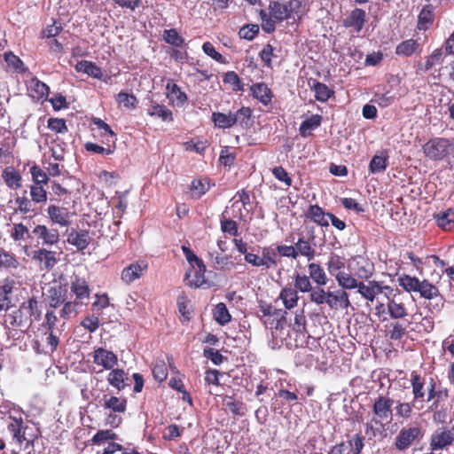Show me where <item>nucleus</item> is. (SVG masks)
Returning a JSON list of instances; mask_svg holds the SVG:
<instances>
[{
    "instance_id": "nucleus-1",
    "label": "nucleus",
    "mask_w": 454,
    "mask_h": 454,
    "mask_svg": "<svg viewBox=\"0 0 454 454\" xmlns=\"http://www.w3.org/2000/svg\"><path fill=\"white\" fill-rule=\"evenodd\" d=\"M425 156L434 161L444 160L454 165V144L445 137H434L423 145Z\"/></svg>"
},
{
    "instance_id": "nucleus-2",
    "label": "nucleus",
    "mask_w": 454,
    "mask_h": 454,
    "mask_svg": "<svg viewBox=\"0 0 454 454\" xmlns=\"http://www.w3.org/2000/svg\"><path fill=\"white\" fill-rule=\"evenodd\" d=\"M393 400L387 396H379L372 406L374 417L372 419L376 425L384 427V422H388L392 417Z\"/></svg>"
},
{
    "instance_id": "nucleus-3",
    "label": "nucleus",
    "mask_w": 454,
    "mask_h": 454,
    "mask_svg": "<svg viewBox=\"0 0 454 454\" xmlns=\"http://www.w3.org/2000/svg\"><path fill=\"white\" fill-rule=\"evenodd\" d=\"M419 437L421 429L419 427H403L395 437V447L400 451H404Z\"/></svg>"
},
{
    "instance_id": "nucleus-4",
    "label": "nucleus",
    "mask_w": 454,
    "mask_h": 454,
    "mask_svg": "<svg viewBox=\"0 0 454 454\" xmlns=\"http://www.w3.org/2000/svg\"><path fill=\"white\" fill-rule=\"evenodd\" d=\"M454 441V429L438 428L430 437V448L432 450H440L450 446Z\"/></svg>"
},
{
    "instance_id": "nucleus-5",
    "label": "nucleus",
    "mask_w": 454,
    "mask_h": 454,
    "mask_svg": "<svg viewBox=\"0 0 454 454\" xmlns=\"http://www.w3.org/2000/svg\"><path fill=\"white\" fill-rule=\"evenodd\" d=\"M316 238L313 232L307 238L301 236L294 243L297 257L303 256L308 261L313 260L316 255Z\"/></svg>"
},
{
    "instance_id": "nucleus-6",
    "label": "nucleus",
    "mask_w": 454,
    "mask_h": 454,
    "mask_svg": "<svg viewBox=\"0 0 454 454\" xmlns=\"http://www.w3.org/2000/svg\"><path fill=\"white\" fill-rule=\"evenodd\" d=\"M33 234L41 240L42 246L51 247L59 241V232L57 229L48 228L45 225H37L33 230Z\"/></svg>"
},
{
    "instance_id": "nucleus-7",
    "label": "nucleus",
    "mask_w": 454,
    "mask_h": 454,
    "mask_svg": "<svg viewBox=\"0 0 454 454\" xmlns=\"http://www.w3.org/2000/svg\"><path fill=\"white\" fill-rule=\"evenodd\" d=\"M93 362L106 370H112L118 363L117 356L106 348H98L93 351Z\"/></svg>"
},
{
    "instance_id": "nucleus-8",
    "label": "nucleus",
    "mask_w": 454,
    "mask_h": 454,
    "mask_svg": "<svg viewBox=\"0 0 454 454\" xmlns=\"http://www.w3.org/2000/svg\"><path fill=\"white\" fill-rule=\"evenodd\" d=\"M326 304L331 309H348L351 305L344 290L328 291Z\"/></svg>"
},
{
    "instance_id": "nucleus-9",
    "label": "nucleus",
    "mask_w": 454,
    "mask_h": 454,
    "mask_svg": "<svg viewBox=\"0 0 454 454\" xmlns=\"http://www.w3.org/2000/svg\"><path fill=\"white\" fill-rule=\"evenodd\" d=\"M55 254H56L53 251L47 250L45 248H39L34 252L32 259L41 265V269L49 270L57 263Z\"/></svg>"
},
{
    "instance_id": "nucleus-10",
    "label": "nucleus",
    "mask_w": 454,
    "mask_h": 454,
    "mask_svg": "<svg viewBox=\"0 0 454 454\" xmlns=\"http://www.w3.org/2000/svg\"><path fill=\"white\" fill-rule=\"evenodd\" d=\"M27 86L29 95L35 100L44 99L49 95V86L36 77L31 78L27 82Z\"/></svg>"
},
{
    "instance_id": "nucleus-11",
    "label": "nucleus",
    "mask_w": 454,
    "mask_h": 454,
    "mask_svg": "<svg viewBox=\"0 0 454 454\" xmlns=\"http://www.w3.org/2000/svg\"><path fill=\"white\" fill-rule=\"evenodd\" d=\"M365 18V12L360 8H356L344 20L343 25L346 27H351L355 32L359 33L364 27Z\"/></svg>"
},
{
    "instance_id": "nucleus-12",
    "label": "nucleus",
    "mask_w": 454,
    "mask_h": 454,
    "mask_svg": "<svg viewBox=\"0 0 454 454\" xmlns=\"http://www.w3.org/2000/svg\"><path fill=\"white\" fill-rule=\"evenodd\" d=\"M146 268L147 265L144 262L131 263L123 269L121 272V280L126 284H130L134 280L139 278Z\"/></svg>"
},
{
    "instance_id": "nucleus-13",
    "label": "nucleus",
    "mask_w": 454,
    "mask_h": 454,
    "mask_svg": "<svg viewBox=\"0 0 454 454\" xmlns=\"http://www.w3.org/2000/svg\"><path fill=\"white\" fill-rule=\"evenodd\" d=\"M166 95L171 104L176 106H183L188 99L180 87L172 82H168L166 85Z\"/></svg>"
},
{
    "instance_id": "nucleus-14",
    "label": "nucleus",
    "mask_w": 454,
    "mask_h": 454,
    "mask_svg": "<svg viewBox=\"0 0 454 454\" xmlns=\"http://www.w3.org/2000/svg\"><path fill=\"white\" fill-rule=\"evenodd\" d=\"M49 218L53 223L67 227L70 224L69 213L67 208L51 205L47 208Z\"/></svg>"
},
{
    "instance_id": "nucleus-15",
    "label": "nucleus",
    "mask_w": 454,
    "mask_h": 454,
    "mask_svg": "<svg viewBox=\"0 0 454 454\" xmlns=\"http://www.w3.org/2000/svg\"><path fill=\"white\" fill-rule=\"evenodd\" d=\"M206 266L197 267V270L193 269V271H189L185 275L186 284L192 287H205L208 286L207 279L205 278Z\"/></svg>"
},
{
    "instance_id": "nucleus-16",
    "label": "nucleus",
    "mask_w": 454,
    "mask_h": 454,
    "mask_svg": "<svg viewBox=\"0 0 454 454\" xmlns=\"http://www.w3.org/2000/svg\"><path fill=\"white\" fill-rule=\"evenodd\" d=\"M379 281L370 280L366 283L360 281L357 293L367 301L373 302L379 294Z\"/></svg>"
},
{
    "instance_id": "nucleus-17",
    "label": "nucleus",
    "mask_w": 454,
    "mask_h": 454,
    "mask_svg": "<svg viewBox=\"0 0 454 454\" xmlns=\"http://www.w3.org/2000/svg\"><path fill=\"white\" fill-rule=\"evenodd\" d=\"M102 406L115 413H123L126 411L127 400L124 397H117L110 395H104Z\"/></svg>"
},
{
    "instance_id": "nucleus-18",
    "label": "nucleus",
    "mask_w": 454,
    "mask_h": 454,
    "mask_svg": "<svg viewBox=\"0 0 454 454\" xmlns=\"http://www.w3.org/2000/svg\"><path fill=\"white\" fill-rule=\"evenodd\" d=\"M252 96L264 106H268L272 99L270 89L263 82L254 83L250 88Z\"/></svg>"
},
{
    "instance_id": "nucleus-19",
    "label": "nucleus",
    "mask_w": 454,
    "mask_h": 454,
    "mask_svg": "<svg viewBox=\"0 0 454 454\" xmlns=\"http://www.w3.org/2000/svg\"><path fill=\"white\" fill-rule=\"evenodd\" d=\"M90 235L85 231H76L72 230L67 235V242L76 247L78 250L85 249L90 244Z\"/></svg>"
},
{
    "instance_id": "nucleus-20",
    "label": "nucleus",
    "mask_w": 454,
    "mask_h": 454,
    "mask_svg": "<svg viewBox=\"0 0 454 454\" xmlns=\"http://www.w3.org/2000/svg\"><path fill=\"white\" fill-rule=\"evenodd\" d=\"M75 70L78 73L86 74L88 76L102 79L103 72L101 68L97 66L95 63L88 60H81L75 65Z\"/></svg>"
},
{
    "instance_id": "nucleus-21",
    "label": "nucleus",
    "mask_w": 454,
    "mask_h": 454,
    "mask_svg": "<svg viewBox=\"0 0 454 454\" xmlns=\"http://www.w3.org/2000/svg\"><path fill=\"white\" fill-rule=\"evenodd\" d=\"M212 121L216 128L223 129H230L236 124V119H234L233 113L231 112L228 114L214 112L212 114Z\"/></svg>"
},
{
    "instance_id": "nucleus-22",
    "label": "nucleus",
    "mask_w": 454,
    "mask_h": 454,
    "mask_svg": "<svg viewBox=\"0 0 454 454\" xmlns=\"http://www.w3.org/2000/svg\"><path fill=\"white\" fill-rule=\"evenodd\" d=\"M309 278L319 286H324L328 282L327 275L318 263L311 262L308 265Z\"/></svg>"
},
{
    "instance_id": "nucleus-23",
    "label": "nucleus",
    "mask_w": 454,
    "mask_h": 454,
    "mask_svg": "<svg viewBox=\"0 0 454 454\" xmlns=\"http://www.w3.org/2000/svg\"><path fill=\"white\" fill-rule=\"evenodd\" d=\"M71 292L75 295L77 300H83L89 298L90 290L85 279L75 277L71 281Z\"/></svg>"
},
{
    "instance_id": "nucleus-24",
    "label": "nucleus",
    "mask_w": 454,
    "mask_h": 454,
    "mask_svg": "<svg viewBox=\"0 0 454 454\" xmlns=\"http://www.w3.org/2000/svg\"><path fill=\"white\" fill-rule=\"evenodd\" d=\"M290 19L296 20H301L308 12V4L303 0H290L286 3Z\"/></svg>"
},
{
    "instance_id": "nucleus-25",
    "label": "nucleus",
    "mask_w": 454,
    "mask_h": 454,
    "mask_svg": "<svg viewBox=\"0 0 454 454\" xmlns=\"http://www.w3.org/2000/svg\"><path fill=\"white\" fill-rule=\"evenodd\" d=\"M279 299L282 301L286 309H292L297 306L299 296L294 288L286 286L281 290Z\"/></svg>"
},
{
    "instance_id": "nucleus-26",
    "label": "nucleus",
    "mask_w": 454,
    "mask_h": 454,
    "mask_svg": "<svg viewBox=\"0 0 454 454\" xmlns=\"http://www.w3.org/2000/svg\"><path fill=\"white\" fill-rule=\"evenodd\" d=\"M411 384L412 387L413 402L423 400L426 395L424 380L417 372H413L411 375Z\"/></svg>"
},
{
    "instance_id": "nucleus-27",
    "label": "nucleus",
    "mask_w": 454,
    "mask_h": 454,
    "mask_svg": "<svg viewBox=\"0 0 454 454\" xmlns=\"http://www.w3.org/2000/svg\"><path fill=\"white\" fill-rule=\"evenodd\" d=\"M437 225L444 231L454 228V208H448L434 215Z\"/></svg>"
},
{
    "instance_id": "nucleus-28",
    "label": "nucleus",
    "mask_w": 454,
    "mask_h": 454,
    "mask_svg": "<svg viewBox=\"0 0 454 454\" xmlns=\"http://www.w3.org/2000/svg\"><path fill=\"white\" fill-rule=\"evenodd\" d=\"M127 380V373L121 369L113 368L107 376L108 383L119 391L125 387Z\"/></svg>"
},
{
    "instance_id": "nucleus-29",
    "label": "nucleus",
    "mask_w": 454,
    "mask_h": 454,
    "mask_svg": "<svg viewBox=\"0 0 454 454\" xmlns=\"http://www.w3.org/2000/svg\"><path fill=\"white\" fill-rule=\"evenodd\" d=\"M322 117L319 114H313L303 121L299 128L301 137H307L310 135V131L318 128L321 124Z\"/></svg>"
},
{
    "instance_id": "nucleus-30",
    "label": "nucleus",
    "mask_w": 454,
    "mask_h": 454,
    "mask_svg": "<svg viewBox=\"0 0 454 454\" xmlns=\"http://www.w3.org/2000/svg\"><path fill=\"white\" fill-rule=\"evenodd\" d=\"M309 217L320 226L327 227L329 225L327 213L317 205H311L308 211Z\"/></svg>"
},
{
    "instance_id": "nucleus-31",
    "label": "nucleus",
    "mask_w": 454,
    "mask_h": 454,
    "mask_svg": "<svg viewBox=\"0 0 454 454\" xmlns=\"http://www.w3.org/2000/svg\"><path fill=\"white\" fill-rule=\"evenodd\" d=\"M270 15L277 20L290 19V12L286 3L272 2L270 4Z\"/></svg>"
},
{
    "instance_id": "nucleus-32",
    "label": "nucleus",
    "mask_w": 454,
    "mask_h": 454,
    "mask_svg": "<svg viewBox=\"0 0 454 454\" xmlns=\"http://www.w3.org/2000/svg\"><path fill=\"white\" fill-rule=\"evenodd\" d=\"M419 286L417 293H419L422 298L432 300L440 295L438 288L427 279L420 280Z\"/></svg>"
},
{
    "instance_id": "nucleus-33",
    "label": "nucleus",
    "mask_w": 454,
    "mask_h": 454,
    "mask_svg": "<svg viewBox=\"0 0 454 454\" xmlns=\"http://www.w3.org/2000/svg\"><path fill=\"white\" fill-rule=\"evenodd\" d=\"M419 43L414 39H408L400 43L395 49V53L399 56H411L419 48Z\"/></svg>"
},
{
    "instance_id": "nucleus-34",
    "label": "nucleus",
    "mask_w": 454,
    "mask_h": 454,
    "mask_svg": "<svg viewBox=\"0 0 454 454\" xmlns=\"http://www.w3.org/2000/svg\"><path fill=\"white\" fill-rule=\"evenodd\" d=\"M336 281L338 285L346 290H351L355 288H358L360 281H357L354 277H352L349 273L342 272L336 274Z\"/></svg>"
},
{
    "instance_id": "nucleus-35",
    "label": "nucleus",
    "mask_w": 454,
    "mask_h": 454,
    "mask_svg": "<svg viewBox=\"0 0 454 454\" xmlns=\"http://www.w3.org/2000/svg\"><path fill=\"white\" fill-rule=\"evenodd\" d=\"M311 90L315 93L316 99L320 102L327 101L333 94V91L327 85L320 82H315Z\"/></svg>"
},
{
    "instance_id": "nucleus-36",
    "label": "nucleus",
    "mask_w": 454,
    "mask_h": 454,
    "mask_svg": "<svg viewBox=\"0 0 454 454\" xmlns=\"http://www.w3.org/2000/svg\"><path fill=\"white\" fill-rule=\"evenodd\" d=\"M148 114L151 116L160 118L164 121H169L173 120L172 112L165 106L159 104L152 105L148 109Z\"/></svg>"
},
{
    "instance_id": "nucleus-37",
    "label": "nucleus",
    "mask_w": 454,
    "mask_h": 454,
    "mask_svg": "<svg viewBox=\"0 0 454 454\" xmlns=\"http://www.w3.org/2000/svg\"><path fill=\"white\" fill-rule=\"evenodd\" d=\"M442 50L441 48L435 49L433 53L427 59L425 63L419 65V69L427 72L432 69L435 65L440 64L442 58Z\"/></svg>"
},
{
    "instance_id": "nucleus-38",
    "label": "nucleus",
    "mask_w": 454,
    "mask_h": 454,
    "mask_svg": "<svg viewBox=\"0 0 454 454\" xmlns=\"http://www.w3.org/2000/svg\"><path fill=\"white\" fill-rule=\"evenodd\" d=\"M387 167V157L382 154H376L372 157L370 164L369 170L372 174L382 173Z\"/></svg>"
},
{
    "instance_id": "nucleus-39",
    "label": "nucleus",
    "mask_w": 454,
    "mask_h": 454,
    "mask_svg": "<svg viewBox=\"0 0 454 454\" xmlns=\"http://www.w3.org/2000/svg\"><path fill=\"white\" fill-rule=\"evenodd\" d=\"M388 313L392 318H403L407 315L406 309L402 302L395 299L389 300L387 304Z\"/></svg>"
},
{
    "instance_id": "nucleus-40",
    "label": "nucleus",
    "mask_w": 454,
    "mask_h": 454,
    "mask_svg": "<svg viewBox=\"0 0 454 454\" xmlns=\"http://www.w3.org/2000/svg\"><path fill=\"white\" fill-rule=\"evenodd\" d=\"M434 20V7L431 4L425 5L419 15V28L426 29Z\"/></svg>"
},
{
    "instance_id": "nucleus-41",
    "label": "nucleus",
    "mask_w": 454,
    "mask_h": 454,
    "mask_svg": "<svg viewBox=\"0 0 454 454\" xmlns=\"http://www.w3.org/2000/svg\"><path fill=\"white\" fill-rule=\"evenodd\" d=\"M326 265H327V270H328L329 273L335 278H336V274L343 272L341 270L345 267L343 259L334 254L330 255Z\"/></svg>"
},
{
    "instance_id": "nucleus-42",
    "label": "nucleus",
    "mask_w": 454,
    "mask_h": 454,
    "mask_svg": "<svg viewBox=\"0 0 454 454\" xmlns=\"http://www.w3.org/2000/svg\"><path fill=\"white\" fill-rule=\"evenodd\" d=\"M260 259L262 262V267L268 270L277 266L276 253L270 247H262Z\"/></svg>"
},
{
    "instance_id": "nucleus-43",
    "label": "nucleus",
    "mask_w": 454,
    "mask_h": 454,
    "mask_svg": "<svg viewBox=\"0 0 454 454\" xmlns=\"http://www.w3.org/2000/svg\"><path fill=\"white\" fill-rule=\"evenodd\" d=\"M19 262L16 257L0 247V269H17Z\"/></svg>"
},
{
    "instance_id": "nucleus-44",
    "label": "nucleus",
    "mask_w": 454,
    "mask_h": 454,
    "mask_svg": "<svg viewBox=\"0 0 454 454\" xmlns=\"http://www.w3.org/2000/svg\"><path fill=\"white\" fill-rule=\"evenodd\" d=\"M8 430L19 443H22L26 440L22 418L15 419V422H11L8 425Z\"/></svg>"
},
{
    "instance_id": "nucleus-45",
    "label": "nucleus",
    "mask_w": 454,
    "mask_h": 454,
    "mask_svg": "<svg viewBox=\"0 0 454 454\" xmlns=\"http://www.w3.org/2000/svg\"><path fill=\"white\" fill-rule=\"evenodd\" d=\"M3 178L10 188L17 189L20 186V175L13 168H7L3 173Z\"/></svg>"
},
{
    "instance_id": "nucleus-46",
    "label": "nucleus",
    "mask_w": 454,
    "mask_h": 454,
    "mask_svg": "<svg viewBox=\"0 0 454 454\" xmlns=\"http://www.w3.org/2000/svg\"><path fill=\"white\" fill-rule=\"evenodd\" d=\"M419 281L418 278L405 274L398 278L399 286L409 293L417 292Z\"/></svg>"
},
{
    "instance_id": "nucleus-47",
    "label": "nucleus",
    "mask_w": 454,
    "mask_h": 454,
    "mask_svg": "<svg viewBox=\"0 0 454 454\" xmlns=\"http://www.w3.org/2000/svg\"><path fill=\"white\" fill-rule=\"evenodd\" d=\"M214 318L221 325H224L231 321V315L226 305L223 302H219L214 310Z\"/></svg>"
},
{
    "instance_id": "nucleus-48",
    "label": "nucleus",
    "mask_w": 454,
    "mask_h": 454,
    "mask_svg": "<svg viewBox=\"0 0 454 454\" xmlns=\"http://www.w3.org/2000/svg\"><path fill=\"white\" fill-rule=\"evenodd\" d=\"M209 187L210 184L207 179L194 180L191 184L192 196L199 199L208 191Z\"/></svg>"
},
{
    "instance_id": "nucleus-49",
    "label": "nucleus",
    "mask_w": 454,
    "mask_h": 454,
    "mask_svg": "<svg viewBox=\"0 0 454 454\" xmlns=\"http://www.w3.org/2000/svg\"><path fill=\"white\" fill-rule=\"evenodd\" d=\"M163 39L167 43L175 47H180L184 43V37H182L175 28L164 30Z\"/></svg>"
},
{
    "instance_id": "nucleus-50",
    "label": "nucleus",
    "mask_w": 454,
    "mask_h": 454,
    "mask_svg": "<svg viewBox=\"0 0 454 454\" xmlns=\"http://www.w3.org/2000/svg\"><path fill=\"white\" fill-rule=\"evenodd\" d=\"M294 289L301 293H309L312 290L309 277L297 273L294 276Z\"/></svg>"
},
{
    "instance_id": "nucleus-51",
    "label": "nucleus",
    "mask_w": 454,
    "mask_h": 454,
    "mask_svg": "<svg viewBox=\"0 0 454 454\" xmlns=\"http://www.w3.org/2000/svg\"><path fill=\"white\" fill-rule=\"evenodd\" d=\"M348 444L349 447L348 454H361L364 447V437L356 434L348 439Z\"/></svg>"
},
{
    "instance_id": "nucleus-52",
    "label": "nucleus",
    "mask_w": 454,
    "mask_h": 454,
    "mask_svg": "<svg viewBox=\"0 0 454 454\" xmlns=\"http://www.w3.org/2000/svg\"><path fill=\"white\" fill-rule=\"evenodd\" d=\"M223 405L230 412L235 415L241 414L243 403L239 401H235L231 396L225 395L223 397Z\"/></svg>"
},
{
    "instance_id": "nucleus-53",
    "label": "nucleus",
    "mask_w": 454,
    "mask_h": 454,
    "mask_svg": "<svg viewBox=\"0 0 454 454\" xmlns=\"http://www.w3.org/2000/svg\"><path fill=\"white\" fill-rule=\"evenodd\" d=\"M4 60L9 67H12L15 71L19 73H23L27 69L24 67V64L21 61V59L16 55H14L12 52L4 53Z\"/></svg>"
},
{
    "instance_id": "nucleus-54",
    "label": "nucleus",
    "mask_w": 454,
    "mask_h": 454,
    "mask_svg": "<svg viewBox=\"0 0 454 454\" xmlns=\"http://www.w3.org/2000/svg\"><path fill=\"white\" fill-rule=\"evenodd\" d=\"M30 197L35 203L40 204L47 201V192L42 185H31Z\"/></svg>"
},
{
    "instance_id": "nucleus-55",
    "label": "nucleus",
    "mask_w": 454,
    "mask_h": 454,
    "mask_svg": "<svg viewBox=\"0 0 454 454\" xmlns=\"http://www.w3.org/2000/svg\"><path fill=\"white\" fill-rule=\"evenodd\" d=\"M115 439H117V434L114 433L112 430H99L93 435L91 442L93 444H100L109 440Z\"/></svg>"
},
{
    "instance_id": "nucleus-56",
    "label": "nucleus",
    "mask_w": 454,
    "mask_h": 454,
    "mask_svg": "<svg viewBox=\"0 0 454 454\" xmlns=\"http://www.w3.org/2000/svg\"><path fill=\"white\" fill-rule=\"evenodd\" d=\"M116 101L119 105L123 106L128 109H132L136 106L137 100L132 94L126 92H120L116 97Z\"/></svg>"
},
{
    "instance_id": "nucleus-57",
    "label": "nucleus",
    "mask_w": 454,
    "mask_h": 454,
    "mask_svg": "<svg viewBox=\"0 0 454 454\" xmlns=\"http://www.w3.org/2000/svg\"><path fill=\"white\" fill-rule=\"evenodd\" d=\"M30 173L35 182L34 185H42L48 183V176L46 173L38 166L35 165L31 167Z\"/></svg>"
},
{
    "instance_id": "nucleus-58",
    "label": "nucleus",
    "mask_w": 454,
    "mask_h": 454,
    "mask_svg": "<svg viewBox=\"0 0 454 454\" xmlns=\"http://www.w3.org/2000/svg\"><path fill=\"white\" fill-rule=\"evenodd\" d=\"M309 293V300L311 302L317 305L326 303L328 291L326 292L325 289L318 287L317 289L312 288Z\"/></svg>"
},
{
    "instance_id": "nucleus-59",
    "label": "nucleus",
    "mask_w": 454,
    "mask_h": 454,
    "mask_svg": "<svg viewBox=\"0 0 454 454\" xmlns=\"http://www.w3.org/2000/svg\"><path fill=\"white\" fill-rule=\"evenodd\" d=\"M25 309H27V312L29 314V317H31V320H33V321L40 320L41 315H42V310L40 309L38 301L35 299H34V298L29 299Z\"/></svg>"
},
{
    "instance_id": "nucleus-60",
    "label": "nucleus",
    "mask_w": 454,
    "mask_h": 454,
    "mask_svg": "<svg viewBox=\"0 0 454 454\" xmlns=\"http://www.w3.org/2000/svg\"><path fill=\"white\" fill-rule=\"evenodd\" d=\"M78 302L76 301H67L64 303L62 309L60 310V317L64 319H69L77 315Z\"/></svg>"
},
{
    "instance_id": "nucleus-61",
    "label": "nucleus",
    "mask_w": 454,
    "mask_h": 454,
    "mask_svg": "<svg viewBox=\"0 0 454 454\" xmlns=\"http://www.w3.org/2000/svg\"><path fill=\"white\" fill-rule=\"evenodd\" d=\"M202 50L206 55L209 56L215 61L222 63V64L226 62L224 57L222 54H220L218 51H216L214 45L210 42L204 43L202 45Z\"/></svg>"
},
{
    "instance_id": "nucleus-62",
    "label": "nucleus",
    "mask_w": 454,
    "mask_h": 454,
    "mask_svg": "<svg viewBox=\"0 0 454 454\" xmlns=\"http://www.w3.org/2000/svg\"><path fill=\"white\" fill-rule=\"evenodd\" d=\"M395 416L403 419H408L412 414V404L410 403H398L395 406Z\"/></svg>"
},
{
    "instance_id": "nucleus-63",
    "label": "nucleus",
    "mask_w": 454,
    "mask_h": 454,
    "mask_svg": "<svg viewBox=\"0 0 454 454\" xmlns=\"http://www.w3.org/2000/svg\"><path fill=\"white\" fill-rule=\"evenodd\" d=\"M49 293V304L51 308H57L64 302L60 288L51 287Z\"/></svg>"
},
{
    "instance_id": "nucleus-64",
    "label": "nucleus",
    "mask_w": 454,
    "mask_h": 454,
    "mask_svg": "<svg viewBox=\"0 0 454 454\" xmlns=\"http://www.w3.org/2000/svg\"><path fill=\"white\" fill-rule=\"evenodd\" d=\"M223 82L231 85L232 90L235 91L242 90L241 81L234 71H229L224 74Z\"/></svg>"
}]
</instances>
